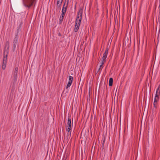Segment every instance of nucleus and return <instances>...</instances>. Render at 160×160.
<instances>
[{"label":"nucleus","mask_w":160,"mask_h":160,"mask_svg":"<svg viewBox=\"0 0 160 160\" xmlns=\"http://www.w3.org/2000/svg\"><path fill=\"white\" fill-rule=\"evenodd\" d=\"M35 0H23L24 6L29 8L33 4Z\"/></svg>","instance_id":"obj_1"},{"label":"nucleus","mask_w":160,"mask_h":160,"mask_svg":"<svg viewBox=\"0 0 160 160\" xmlns=\"http://www.w3.org/2000/svg\"><path fill=\"white\" fill-rule=\"evenodd\" d=\"M18 71V67H16L13 72V80L14 82H16L17 80Z\"/></svg>","instance_id":"obj_2"},{"label":"nucleus","mask_w":160,"mask_h":160,"mask_svg":"<svg viewBox=\"0 0 160 160\" xmlns=\"http://www.w3.org/2000/svg\"><path fill=\"white\" fill-rule=\"evenodd\" d=\"M4 53H5V52ZM6 58H5V53H4L2 66V69H3L4 70L5 69L6 67Z\"/></svg>","instance_id":"obj_3"},{"label":"nucleus","mask_w":160,"mask_h":160,"mask_svg":"<svg viewBox=\"0 0 160 160\" xmlns=\"http://www.w3.org/2000/svg\"><path fill=\"white\" fill-rule=\"evenodd\" d=\"M159 99V97L157 96V95H155L154 99V101L153 102V105L154 106V107L155 108H157V103L158 102Z\"/></svg>","instance_id":"obj_4"},{"label":"nucleus","mask_w":160,"mask_h":160,"mask_svg":"<svg viewBox=\"0 0 160 160\" xmlns=\"http://www.w3.org/2000/svg\"><path fill=\"white\" fill-rule=\"evenodd\" d=\"M63 0H61L60 2H57V4H56V10L58 11H60L61 10V7L62 5V2Z\"/></svg>","instance_id":"obj_5"},{"label":"nucleus","mask_w":160,"mask_h":160,"mask_svg":"<svg viewBox=\"0 0 160 160\" xmlns=\"http://www.w3.org/2000/svg\"><path fill=\"white\" fill-rule=\"evenodd\" d=\"M108 48H107L106 49L105 52L103 54V57L102 58V59H103V61L104 60H105L108 54Z\"/></svg>","instance_id":"obj_6"},{"label":"nucleus","mask_w":160,"mask_h":160,"mask_svg":"<svg viewBox=\"0 0 160 160\" xmlns=\"http://www.w3.org/2000/svg\"><path fill=\"white\" fill-rule=\"evenodd\" d=\"M9 47V42L8 41H7L5 43V51H6L7 53L8 52Z\"/></svg>","instance_id":"obj_7"},{"label":"nucleus","mask_w":160,"mask_h":160,"mask_svg":"<svg viewBox=\"0 0 160 160\" xmlns=\"http://www.w3.org/2000/svg\"><path fill=\"white\" fill-rule=\"evenodd\" d=\"M75 28L74 29V32H76L78 31V30L79 28V26H80V24L79 23H75Z\"/></svg>","instance_id":"obj_8"},{"label":"nucleus","mask_w":160,"mask_h":160,"mask_svg":"<svg viewBox=\"0 0 160 160\" xmlns=\"http://www.w3.org/2000/svg\"><path fill=\"white\" fill-rule=\"evenodd\" d=\"M83 9L80 8L78 10L77 14V17H82Z\"/></svg>","instance_id":"obj_9"},{"label":"nucleus","mask_w":160,"mask_h":160,"mask_svg":"<svg viewBox=\"0 0 160 160\" xmlns=\"http://www.w3.org/2000/svg\"><path fill=\"white\" fill-rule=\"evenodd\" d=\"M82 18V17H77L75 22L80 24Z\"/></svg>","instance_id":"obj_10"},{"label":"nucleus","mask_w":160,"mask_h":160,"mask_svg":"<svg viewBox=\"0 0 160 160\" xmlns=\"http://www.w3.org/2000/svg\"><path fill=\"white\" fill-rule=\"evenodd\" d=\"M19 32V29H18L17 30V33L15 35V37L14 38V40L13 41H15V42H18V33Z\"/></svg>","instance_id":"obj_11"},{"label":"nucleus","mask_w":160,"mask_h":160,"mask_svg":"<svg viewBox=\"0 0 160 160\" xmlns=\"http://www.w3.org/2000/svg\"><path fill=\"white\" fill-rule=\"evenodd\" d=\"M157 95L158 97H159L160 95V85L158 86V87L157 89L155 95Z\"/></svg>","instance_id":"obj_12"},{"label":"nucleus","mask_w":160,"mask_h":160,"mask_svg":"<svg viewBox=\"0 0 160 160\" xmlns=\"http://www.w3.org/2000/svg\"><path fill=\"white\" fill-rule=\"evenodd\" d=\"M18 42H15V41H13V45H12V49L13 51H14L15 49L16 45Z\"/></svg>","instance_id":"obj_13"},{"label":"nucleus","mask_w":160,"mask_h":160,"mask_svg":"<svg viewBox=\"0 0 160 160\" xmlns=\"http://www.w3.org/2000/svg\"><path fill=\"white\" fill-rule=\"evenodd\" d=\"M64 16L65 15H62V14L60 16L59 18V23L60 24L62 23V22Z\"/></svg>","instance_id":"obj_14"},{"label":"nucleus","mask_w":160,"mask_h":160,"mask_svg":"<svg viewBox=\"0 0 160 160\" xmlns=\"http://www.w3.org/2000/svg\"><path fill=\"white\" fill-rule=\"evenodd\" d=\"M67 7H65V8H62V15H65L66 11L67 10Z\"/></svg>","instance_id":"obj_15"},{"label":"nucleus","mask_w":160,"mask_h":160,"mask_svg":"<svg viewBox=\"0 0 160 160\" xmlns=\"http://www.w3.org/2000/svg\"><path fill=\"white\" fill-rule=\"evenodd\" d=\"M67 124L68 126L69 127H70V126H71V119L70 118L69 116H68V121L67 122Z\"/></svg>","instance_id":"obj_16"},{"label":"nucleus","mask_w":160,"mask_h":160,"mask_svg":"<svg viewBox=\"0 0 160 160\" xmlns=\"http://www.w3.org/2000/svg\"><path fill=\"white\" fill-rule=\"evenodd\" d=\"M113 82V79L112 78H110L109 82V86H112Z\"/></svg>","instance_id":"obj_17"},{"label":"nucleus","mask_w":160,"mask_h":160,"mask_svg":"<svg viewBox=\"0 0 160 160\" xmlns=\"http://www.w3.org/2000/svg\"><path fill=\"white\" fill-rule=\"evenodd\" d=\"M68 78H69V82H72L73 81V78L71 76H69Z\"/></svg>","instance_id":"obj_18"},{"label":"nucleus","mask_w":160,"mask_h":160,"mask_svg":"<svg viewBox=\"0 0 160 160\" xmlns=\"http://www.w3.org/2000/svg\"><path fill=\"white\" fill-rule=\"evenodd\" d=\"M72 83V82L68 81V83L67 85L66 88L67 89L71 85Z\"/></svg>","instance_id":"obj_19"},{"label":"nucleus","mask_w":160,"mask_h":160,"mask_svg":"<svg viewBox=\"0 0 160 160\" xmlns=\"http://www.w3.org/2000/svg\"><path fill=\"white\" fill-rule=\"evenodd\" d=\"M71 126H70V127H69L68 126H67V127L66 128V131L68 132H69L70 130H71Z\"/></svg>","instance_id":"obj_20"},{"label":"nucleus","mask_w":160,"mask_h":160,"mask_svg":"<svg viewBox=\"0 0 160 160\" xmlns=\"http://www.w3.org/2000/svg\"><path fill=\"white\" fill-rule=\"evenodd\" d=\"M65 2H66V3L67 2L66 5L65 7H67V8L69 0H65Z\"/></svg>","instance_id":"obj_21"},{"label":"nucleus","mask_w":160,"mask_h":160,"mask_svg":"<svg viewBox=\"0 0 160 160\" xmlns=\"http://www.w3.org/2000/svg\"><path fill=\"white\" fill-rule=\"evenodd\" d=\"M105 61H106V60H104L103 61V59H102V61H101V64H102V65H103V64H104V63H105Z\"/></svg>","instance_id":"obj_22"},{"label":"nucleus","mask_w":160,"mask_h":160,"mask_svg":"<svg viewBox=\"0 0 160 160\" xmlns=\"http://www.w3.org/2000/svg\"><path fill=\"white\" fill-rule=\"evenodd\" d=\"M71 136V132H68L67 134V136L68 138V137H70Z\"/></svg>","instance_id":"obj_23"},{"label":"nucleus","mask_w":160,"mask_h":160,"mask_svg":"<svg viewBox=\"0 0 160 160\" xmlns=\"http://www.w3.org/2000/svg\"><path fill=\"white\" fill-rule=\"evenodd\" d=\"M5 51H4V53L5 52ZM8 53H7V54L6 55H5V58H6V60H7V56H8Z\"/></svg>","instance_id":"obj_24"},{"label":"nucleus","mask_w":160,"mask_h":160,"mask_svg":"<svg viewBox=\"0 0 160 160\" xmlns=\"http://www.w3.org/2000/svg\"><path fill=\"white\" fill-rule=\"evenodd\" d=\"M66 3V2H65L64 3V5H63L62 8H65V6H65V3Z\"/></svg>","instance_id":"obj_25"},{"label":"nucleus","mask_w":160,"mask_h":160,"mask_svg":"<svg viewBox=\"0 0 160 160\" xmlns=\"http://www.w3.org/2000/svg\"><path fill=\"white\" fill-rule=\"evenodd\" d=\"M159 15H160V17H159V18H158V20H159V21H160V11H159Z\"/></svg>","instance_id":"obj_26"},{"label":"nucleus","mask_w":160,"mask_h":160,"mask_svg":"<svg viewBox=\"0 0 160 160\" xmlns=\"http://www.w3.org/2000/svg\"><path fill=\"white\" fill-rule=\"evenodd\" d=\"M159 2L160 4H159V8L160 9L159 11H160V0H159Z\"/></svg>","instance_id":"obj_27"},{"label":"nucleus","mask_w":160,"mask_h":160,"mask_svg":"<svg viewBox=\"0 0 160 160\" xmlns=\"http://www.w3.org/2000/svg\"><path fill=\"white\" fill-rule=\"evenodd\" d=\"M104 143V140L103 141V142L102 143V146H103V147Z\"/></svg>","instance_id":"obj_28"},{"label":"nucleus","mask_w":160,"mask_h":160,"mask_svg":"<svg viewBox=\"0 0 160 160\" xmlns=\"http://www.w3.org/2000/svg\"><path fill=\"white\" fill-rule=\"evenodd\" d=\"M58 36H61V34L59 32L58 34Z\"/></svg>","instance_id":"obj_29"},{"label":"nucleus","mask_w":160,"mask_h":160,"mask_svg":"<svg viewBox=\"0 0 160 160\" xmlns=\"http://www.w3.org/2000/svg\"><path fill=\"white\" fill-rule=\"evenodd\" d=\"M102 64H101V65L100 66V67H99V68H101L102 67Z\"/></svg>","instance_id":"obj_30"},{"label":"nucleus","mask_w":160,"mask_h":160,"mask_svg":"<svg viewBox=\"0 0 160 160\" xmlns=\"http://www.w3.org/2000/svg\"><path fill=\"white\" fill-rule=\"evenodd\" d=\"M60 1H61V0H58L57 2H60Z\"/></svg>","instance_id":"obj_31"},{"label":"nucleus","mask_w":160,"mask_h":160,"mask_svg":"<svg viewBox=\"0 0 160 160\" xmlns=\"http://www.w3.org/2000/svg\"><path fill=\"white\" fill-rule=\"evenodd\" d=\"M62 160H66V159H65L64 158H63Z\"/></svg>","instance_id":"obj_32"},{"label":"nucleus","mask_w":160,"mask_h":160,"mask_svg":"<svg viewBox=\"0 0 160 160\" xmlns=\"http://www.w3.org/2000/svg\"><path fill=\"white\" fill-rule=\"evenodd\" d=\"M101 68H99L98 69V71H99L100 70V69Z\"/></svg>","instance_id":"obj_33"}]
</instances>
